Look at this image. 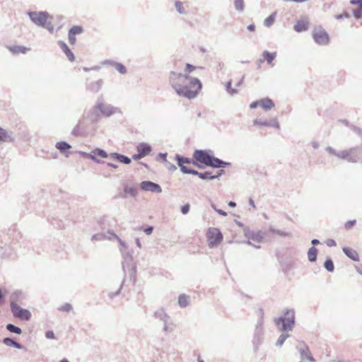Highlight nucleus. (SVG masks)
Here are the masks:
<instances>
[{
    "mask_svg": "<svg viewBox=\"0 0 362 362\" xmlns=\"http://www.w3.org/2000/svg\"><path fill=\"white\" fill-rule=\"evenodd\" d=\"M137 152H139L144 157L150 154L152 151V147L147 143H139L136 146Z\"/></svg>",
    "mask_w": 362,
    "mask_h": 362,
    "instance_id": "obj_22",
    "label": "nucleus"
},
{
    "mask_svg": "<svg viewBox=\"0 0 362 362\" xmlns=\"http://www.w3.org/2000/svg\"><path fill=\"white\" fill-rule=\"evenodd\" d=\"M2 341L7 346L14 347L17 349H25V348L22 344L17 342L11 337L4 338Z\"/></svg>",
    "mask_w": 362,
    "mask_h": 362,
    "instance_id": "obj_26",
    "label": "nucleus"
},
{
    "mask_svg": "<svg viewBox=\"0 0 362 362\" xmlns=\"http://www.w3.org/2000/svg\"><path fill=\"white\" fill-rule=\"evenodd\" d=\"M298 349L303 360L307 359L310 362H314L315 361L311 355L308 346L304 342H303L302 346H298Z\"/></svg>",
    "mask_w": 362,
    "mask_h": 362,
    "instance_id": "obj_20",
    "label": "nucleus"
},
{
    "mask_svg": "<svg viewBox=\"0 0 362 362\" xmlns=\"http://www.w3.org/2000/svg\"><path fill=\"white\" fill-rule=\"evenodd\" d=\"M356 220H351V221H347L344 226L346 230L350 229L352 226H354L356 224Z\"/></svg>",
    "mask_w": 362,
    "mask_h": 362,
    "instance_id": "obj_58",
    "label": "nucleus"
},
{
    "mask_svg": "<svg viewBox=\"0 0 362 362\" xmlns=\"http://www.w3.org/2000/svg\"><path fill=\"white\" fill-rule=\"evenodd\" d=\"M97 157H100L101 158H110V154H108L104 149L96 148L93 149L92 151L87 154V158L92 160L96 163L98 164H105V161L100 160Z\"/></svg>",
    "mask_w": 362,
    "mask_h": 362,
    "instance_id": "obj_11",
    "label": "nucleus"
},
{
    "mask_svg": "<svg viewBox=\"0 0 362 362\" xmlns=\"http://www.w3.org/2000/svg\"><path fill=\"white\" fill-rule=\"evenodd\" d=\"M324 267L329 272H333L334 270V264L330 257H327L324 262Z\"/></svg>",
    "mask_w": 362,
    "mask_h": 362,
    "instance_id": "obj_43",
    "label": "nucleus"
},
{
    "mask_svg": "<svg viewBox=\"0 0 362 362\" xmlns=\"http://www.w3.org/2000/svg\"><path fill=\"white\" fill-rule=\"evenodd\" d=\"M22 296L23 292L21 291H13L10 296L11 303H16L22 298Z\"/></svg>",
    "mask_w": 362,
    "mask_h": 362,
    "instance_id": "obj_42",
    "label": "nucleus"
},
{
    "mask_svg": "<svg viewBox=\"0 0 362 362\" xmlns=\"http://www.w3.org/2000/svg\"><path fill=\"white\" fill-rule=\"evenodd\" d=\"M8 49L13 53V54H18V53H23L25 54L27 52V51L29 49L28 48L24 47V46H20V45H15L8 47Z\"/></svg>",
    "mask_w": 362,
    "mask_h": 362,
    "instance_id": "obj_38",
    "label": "nucleus"
},
{
    "mask_svg": "<svg viewBox=\"0 0 362 362\" xmlns=\"http://www.w3.org/2000/svg\"><path fill=\"white\" fill-rule=\"evenodd\" d=\"M175 159L177 161V165L180 167V170L182 173L192 174L199 177L200 172L185 165V164H189L191 163V158L182 156L179 154H176L175 156Z\"/></svg>",
    "mask_w": 362,
    "mask_h": 362,
    "instance_id": "obj_7",
    "label": "nucleus"
},
{
    "mask_svg": "<svg viewBox=\"0 0 362 362\" xmlns=\"http://www.w3.org/2000/svg\"><path fill=\"white\" fill-rule=\"evenodd\" d=\"M326 151L339 159L345 160L350 163L362 162L361 146L350 148L343 151H337L331 146H327Z\"/></svg>",
    "mask_w": 362,
    "mask_h": 362,
    "instance_id": "obj_3",
    "label": "nucleus"
},
{
    "mask_svg": "<svg viewBox=\"0 0 362 362\" xmlns=\"http://www.w3.org/2000/svg\"><path fill=\"white\" fill-rule=\"evenodd\" d=\"M83 28L82 26L74 25L70 28V30H69V33L71 35H76L81 34L83 33Z\"/></svg>",
    "mask_w": 362,
    "mask_h": 362,
    "instance_id": "obj_46",
    "label": "nucleus"
},
{
    "mask_svg": "<svg viewBox=\"0 0 362 362\" xmlns=\"http://www.w3.org/2000/svg\"><path fill=\"white\" fill-rule=\"evenodd\" d=\"M318 253V250L313 246L309 248L308 251V259L310 262H315L317 260V256Z\"/></svg>",
    "mask_w": 362,
    "mask_h": 362,
    "instance_id": "obj_36",
    "label": "nucleus"
},
{
    "mask_svg": "<svg viewBox=\"0 0 362 362\" xmlns=\"http://www.w3.org/2000/svg\"><path fill=\"white\" fill-rule=\"evenodd\" d=\"M276 56V52H269V51H264L262 52V59H259V62L266 61L269 64H271Z\"/></svg>",
    "mask_w": 362,
    "mask_h": 362,
    "instance_id": "obj_33",
    "label": "nucleus"
},
{
    "mask_svg": "<svg viewBox=\"0 0 362 362\" xmlns=\"http://www.w3.org/2000/svg\"><path fill=\"white\" fill-rule=\"evenodd\" d=\"M190 205L189 204H186L181 206V212L182 214H187L189 211Z\"/></svg>",
    "mask_w": 362,
    "mask_h": 362,
    "instance_id": "obj_57",
    "label": "nucleus"
},
{
    "mask_svg": "<svg viewBox=\"0 0 362 362\" xmlns=\"http://www.w3.org/2000/svg\"><path fill=\"white\" fill-rule=\"evenodd\" d=\"M335 18L337 20H341L343 18H349V14L347 12H344L343 13L337 15L335 16Z\"/></svg>",
    "mask_w": 362,
    "mask_h": 362,
    "instance_id": "obj_59",
    "label": "nucleus"
},
{
    "mask_svg": "<svg viewBox=\"0 0 362 362\" xmlns=\"http://www.w3.org/2000/svg\"><path fill=\"white\" fill-rule=\"evenodd\" d=\"M269 231L272 233H275V234H276V235H278L279 236H281V237H288V236L291 235L290 233H288V232H286V231H284V230H281L276 229V228H274L272 226L269 227Z\"/></svg>",
    "mask_w": 362,
    "mask_h": 362,
    "instance_id": "obj_44",
    "label": "nucleus"
},
{
    "mask_svg": "<svg viewBox=\"0 0 362 362\" xmlns=\"http://www.w3.org/2000/svg\"><path fill=\"white\" fill-rule=\"evenodd\" d=\"M175 7L176 11L180 14H187V11L185 9V8L184 7L183 3L182 1H176L175 2Z\"/></svg>",
    "mask_w": 362,
    "mask_h": 362,
    "instance_id": "obj_45",
    "label": "nucleus"
},
{
    "mask_svg": "<svg viewBox=\"0 0 362 362\" xmlns=\"http://www.w3.org/2000/svg\"><path fill=\"white\" fill-rule=\"evenodd\" d=\"M114 68L122 74H125L127 73L126 67L121 63L117 62L115 64Z\"/></svg>",
    "mask_w": 362,
    "mask_h": 362,
    "instance_id": "obj_52",
    "label": "nucleus"
},
{
    "mask_svg": "<svg viewBox=\"0 0 362 362\" xmlns=\"http://www.w3.org/2000/svg\"><path fill=\"white\" fill-rule=\"evenodd\" d=\"M350 4L358 6L357 8H362V0H351Z\"/></svg>",
    "mask_w": 362,
    "mask_h": 362,
    "instance_id": "obj_61",
    "label": "nucleus"
},
{
    "mask_svg": "<svg viewBox=\"0 0 362 362\" xmlns=\"http://www.w3.org/2000/svg\"><path fill=\"white\" fill-rule=\"evenodd\" d=\"M276 12H274L272 13L271 15H269L264 21V25L267 27V28H269L271 27L274 21H275V19H276Z\"/></svg>",
    "mask_w": 362,
    "mask_h": 362,
    "instance_id": "obj_39",
    "label": "nucleus"
},
{
    "mask_svg": "<svg viewBox=\"0 0 362 362\" xmlns=\"http://www.w3.org/2000/svg\"><path fill=\"white\" fill-rule=\"evenodd\" d=\"M45 337L47 338V339H55V334L54 333L53 331L52 330H48L45 332Z\"/></svg>",
    "mask_w": 362,
    "mask_h": 362,
    "instance_id": "obj_60",
    "label": "nucleus"
},
{
    "mask_svg": "<svg viewBox=\"0 0 362 362\" xmlns=\"http://www.w3.org/2000/svg\"><path fill=\"white\" fill-rule=\"evenodd\" d=\"M245 236L248 238V240H252L256 243H261L264 239V233L262 230H251L250 229L245 230Z\"/></svg>",
    "mask_w": 362,
    "mask_h": 362,
    "instance_id": "obj_15",
    "label": "nucleus"
},
{
    "mask_svg": "<svg viewBox=\"0 0 362 362\" xmlns=\"http://www.w3.org/2000/svg\"><path fill=\"white\" fill-rule=\"evenodd\" d=\"M293 29L297 33H301L308 29V22L304 20H299L293 26Z\"/></svg>",
    "mask_w": 362,
    "mask_h": 362,
    "instance_id": "obj_31",
    "label": "nucleus"
},
{
    "mask_svg": "<svg viewBox=\"0 0 362 362\" xmlns=\"http://www.w3.org/2000/svg\"><path fill=\"white\" fill-rule=\"evenodd\" d=\"M98 122H94L90 117V110L84 111L78 123L71 131V135L78 137L87 133L90 125L96 124Z\"/></svg>",
    "mask_w": 362,
    "mask_h": 362,
    "instance_id": "obj_5",
    "label": "nucleus"
},
{
    "mask_svg": "<svg viewBox=\"0 0 362 362\" xmlns=\"http://www.w3.org/2000/svg\"><path fill=\"white\" fill-rule=\"evenodd\" d=\"M196 67L191 64H186V66H185V71L187 72V74L192 73L194 70H195Z\"/></svg>",
    "mask_w": 362,
    "mask_h": 362,
    "instance_id": "obj_56",
    "label": "nucleus"
},
{
    "mask_svg": "<svg viewBox=\"0 0 362 362\" xmlns=\"http://www.w3.org/2000/svg\"><path fill=\"white\" fill-rule=\"evenodd\" d=\"M225 86H226V90L227 93L230 95L233 96V95H235L238 94V90L235 88H233L232 87V81L231 80L226 82Z\"/></svg>",
    "mask_w": 362,
    "mask_h": 362,
    "instance_id": "obj_41",
    "label": "nucleus"
},
{
    "mask_svg": "<svg viewBox=\"0 0 362 362\" xmlns=\"http://www.w3.org/2000/svg\"><path fill=\"white\" fill-rule=\"evenodd\" d=\"M110 158L126 165H129L132 162L131 158L128 156L116 152L110 153Z\"/></svg>",
    "mask_w": 362,
    "mask_h": 362,
    "instance_id": "obj_21",
    "label": "nucleus"
},
{
    "mask_svg": "<svg viewBox=\"0 0 362 362\" xmlns=\"http://www.w3.org/2000/svg\"><path fill=\"white\" fill-rule=\"evenodd\" d=\"M139 230H143L146 235H151L153 231V227L148 226L146 228L140 227Z\"/></svg>",
    "mask_w": 362,
    "mask_h": 362,
    "instance_id": "obj_55",
    "label": "nucleus"
},
{
    "mask_svg": "<svg viewBox=\"0 0 362 362\" xmlns=\"http://www.w3.org/2000/svg\"><path fill=\"white\" fill-rule=\"evenodd\" d=\"M279 317H283L285 320H289L290 322L288 323V325H289V324H295L296 323L295 311L293 309H288V308L285 309L284 311V315L280 316Z\"/></svg>",
    "mask_w": 362,
    "mask_h": 362,
    "instance_id": "obj_29",
    "label": "nucleus"
},
{
    "mask_svg": "<svg viewBox=\"0 0 362 362\" xmlns=\"http://www.w3.org/2000/svg\"><path fill=\"white\" fill-rule=\"evenodd\" d=\"M58 45L62 49V50L64 52V54L66 55L67 58L70 62H74L75 60V56L74 53L71 52V50L69 49L68 45L63 41H59Z\"/></svg>",
    "mask_w": 362,
    "mask_h": 362,
    "instance_id": "obj_23",
    "label": "nucleus"
},
{
    "mask_svg": "<svg viewBox=\"0 0 362 362\" xmlns=\"http://www.w3.org/2000/svg\"><path fill=\"white\" fill-rule=\"evenodd\" d=\"M124 194L121 193L119 197L123 199L126 198L125 194H130L132 197H136L138 194V190L136 187H129L128 185L124 186Z\"/></svg>",
    "mask_w": 362,
    "mask_h": 362,
    "instance_id": "obj_27",
    "label": "nucleus"
},
{
    "mask_svg": "<svg viewBox=\"0 0 362 362\" xmlns=\"http://www.w3.org/2000/svg\"><path fill=\"white\" fill-rule=\"evenodd\" d=\"M11 311L13 315L21 320L28 321L31 318L30 312L25 308H21L17 303H10Z\"/></svg>",
    "mask_w": 362,
    "mask_h": 362,
    "instance_id": "obj_8",
    "label": "nucleus"
},
{
    "mask_svg": "<svg viewBox=\"0 0 362 362\" xmlns=\"http://www.w3.org/2000/svg\"><path fill=\"white\" fill-rule=\"evenodd\" d=\"M6 328L10 332L14 333L16 334H21L23 332L22 329L20 327H18L13 324H11V323L7 324L6 326Z\"/></svg>",
    "mask_w": 362,
    "mask_h": 362,
    "instance_id": "obj_40",
    "label": "nucleus"
},
{
    "mask_svg": "<svg viewBox=\"0 0 362 362\" xmlns=\"http://www.w3.org/2000/svg\"><path fill=\"white\" fill-rule=\"evenodd\" d=\"M153 316L155 318L158 319L163 322H166V320H170V317L165 312L163 308L155 311Z\"/></svg>",
    "mask_w": 362,
    "mask_h": 362,
    "instance_id": "obj_30",
    "label": "nucleus"
},
{
    "mask_svg": "<svg viewBox=\"0 0 362 362\" xmlns=\"http://www.w3.org/2000/svg\"><path fill=\"white\" fill-rule=\"evenodd\" d=\"M169 83L179 96L189 100L195 98L202 88V83L197 78L173 71L169 74Z\"/></svg>",
    "mask_w": 362,
    "mask_h": 362,
    "instance_id": "obj_1",
    "label": "nucleus"
},
{
    "mask_svg": "<svg viewBox=\"0 0 362 362\" xmlns=\"http://www.w3.org/2000/svg\"><path fill=\"white\" fill-rule=\"evenodd\" d=\"M72 309V305L70 303H64L60 308H59V310L62 312H70Z\"/></svg>",
    "mask_w": 362,
    "mask_h": 362,
    "instance_id": "obj_54",
    "label": "nucleus"
},
{
    "mask_svg": "<svg viewBox=\"0 0 362 362\" xmlns=\"http://www.w3.org/2000/svg\"><path fill=\"white\" fill-rule=\"evenodd\" d=\"M89 110L90 117H91L92 120L94 122H98L101 119L102 116L110 117L116 113L122 114V110L119 107L112 106L105 103L103 96L99 97L95 105Z\"/></svg>",
    "mask_w": 362,
    "mask_h": 362,
    "instance_id": "obj_2",
    "label": "nucleus"
},
{
    "mask_svg": "<svg viewBox=\"0 0 362 362\" xmlns=\"http://www.w3.org/2000/svg\"><path fill=\"white\" fill-rule=\"evenodd\" d=\"M353 15L356 19H361L362 18V8H356V9H354Z\"/></svg>",
    "mask_w": 362,
    "mask_h": 362,
    "instance_id": "obj_53",
    "label": "nucleus"
},
{
    "mask_svg": "<svg viewBox=\"0 0 362 362\" xmlns=\"http://www.w3.org/2000/svg\"><path fill=\"white\" fill-rule=\"evenodd\" d=\"M170 320H166V322H163V330L165 333H170L173 331V327L172 326V323L170 322Z\"/></svg>",
    "mask_w": 362,
    "mask_h": 362,
    "instance_id": "obj_51",
    "label": "nucleus"
},
{
    "mask_svg": "<svg viewBox=\"0 0 362 362\" xmlns=\"http://www.w3.org/2000/svg\"><path fill=\"white\" fill-rule=\"evenodd\" d=\"M259 106L264 110L268 111L274 107V103L269 98H265L259 100Z\"/></svg>",
    "mask_w": 362,
    "mask_h": 362,
    "instance_id": "obj_32",
    "label": "nucleus"
},
{
    "mask_svg": "<svg viewBox=\"0 0 362 362\" xmlns=\"http://www.w3.org/2000/svg\"><path fill=\"white\" fill-rule=\"evenodd\" d=\"M199 177L204 180H215L216 177H213V175L209 171H205L203 173H200Z\"/></svg>",
    "mask_w": 362,
    "mask_h": 362,
    "instance_id": "obj_48",
    "label": "nucleus"
},
{
    "mask_svg": "<svg viewBox=\"0 0 362 362\" xmlns=\"http://www.w3.org/2000/svg\"><path fill=\"white\" fill-rule=\"evenodd\" d=\"M140 187L142 190L146 192H151L154 193L162 192V188L158 184L148 180L142 181L140 183Z\"/></svg>",
    "mask_w": 362,
    "mask_h": 362,
    "instance_id": "obj_12",
    "label": "nucleus"
},
{
    "mask_svg": "<svg viewBox=\"0 0 362 362\" xmlns=\"http://www.w3.org/2000/svg\"><path fill=\"white\" fill-rule=\"evenodd\" d=\"M234 6L238 11L243 12L244 11V0H234Z\"/></svg>",
    "mask_w": 362,
    "mask_h": 362,
    "instance_id": "obj_50",
    "label": "nucleus"
},
{
    "mask_svg": "<svg viewBox=\"0 0 362 362\" xmlns=\"http://www.w3.org/2000/svg\"><path fill=\"white\" fill-rule=\"evenodd\" d=\"M313 38L316 44L321 46L327 45L330 42L329 34L321 26L316 27L313 29Z\"/></svg>",
    "mask_w": 362,
    "mask_h": 362,
    "instance_id": "obj_6",
    "label": "nucleus"
},
{
    "mask_svg": "<svg viewBox=\"0 0 362 362\" xmlns=\"http://www.w3.org/2000/svg\"><path fill=\"white\" fill-rule=\"evenodd\" d=\"M14 137L13 136L12 132L8 134V132L0 127V141L4 142H13L14 141Z\"/></svg>",
    "mask_w": 362,
    "mask_h": 362,
    "instance_id": "obj_28",
    "label": "nucleus"
},
{
    "mask_svg": "<svg viewBox=\"0 0 362 362\" xmlns=\"http://www.w3.org/2000/svg\"><path fill=\"white\" fill-rule=\"evenodd\" d=\"M116 63H117V62L108 60V59L101 62L102 65H110L113 67L115 66V64H116Z\"/></svg>",
    "mask_w": 362,
    "mask_h": 362,
    "instance_id": "obj_62",
    "label": "nucleus"
},
{
    "mask_svg": "<svg viewBox=\"0 0 362 362\" xmlns=\"http://www.w3.org/2000/svg\"><path fill=\"white\" fill-rule=\"evenodd\" d=\"M353 130L354 132L357 134L358 135H359L361 137V139H362V129L358 127H353Z\"/></svg>",
    "mask_w": 362,
    "mask_h": 362,
    "instance_id": "obj_64",
    "label": "nucleus"
},
{
    "mask_svg": "<svg viewBox=\"0 0 362 362\" xmlns=\"http://www.w3.org/2000/svg\"><path fill=\"white\" fill-rule=\"evenodd\" d=\"M253 124L262 127H271L278 129H280L279 123L276 118L272 119L270 120L255 119L253 120Z\"/></svg>",
    "mask_w": 362,
    "mask_h": 362,
    "instance_id": "obj_18",
    "label": "nucleus"
},
{
    "mask_svg": "<svg viewBox=\"0 0 362 362\" xmlns=\"http://www.w3.org/2000/svg\"><path fill=\"white\" fill-rule=\"evenodd\" d=\"M123 258L122 269L125 272L126 268L129 270L134 269L133 257L128 250L120 252Z\"/></svg>",
    "mask_w": 362,
    "mask_h": 362,
    "instance_id": "obj_13",
    "label": "nucleus"
},
{
    "mask_svg": "<svg viewBox=\"0 0 362 362\" xmlns=\"http://www.w3.org/2000/svg\"><path fill=\"white\" fill-rule=\"evenodd\" d=\"M289 322V320H285L283 317H277L274 320L275 325L283 332L291 331L293 329L295 324H289V325H288Z\"/></svg>",
    "mask_w": 362,
    "mask_h": 362,
    "instance_id": "obj_17",
    "label": "nucleus"
},
{
    "mask_svg": "<svg viewBox=\"0 0 362 362\" xmlns=\"http://www.w3.org/2000/svg\"><path fill=\"white\" fill-rule=\"evenodd\" d=\"M56 148L66 157H69L70 152L67 151L71 148V146L66 141H59L56 144Z\"/></svg>",
    "mask_w": 362,
    "mask_h": 362,
    "instance_id": "obj_25",
    "label": "nucleus"
},
{
    "mask_svg": "<svg viewBox=\"0 0 362 362\" xmlns=\"http://www.w3.org/2000/svg\"><path fill=\"white\" fill-rule=\"evenodd\" d=\"M231 165L229 162H226L218 158L215 157L212 155L210 162L208 165L209 167L214 168H222L230 166Z\"/></svg>",
    "mask_w": 362,
    "mask_h": 362,
    "instance_id": "obj_19",
    "label": "nucleus"
},
{
    "mask_svg": "<svg viewBox=\"0 0 362 362\" xmlns=\"http://www.w3.org/2000/svg\"><path fill=\"white\" fill-rule=\"evenodd\" d=\"M264 329H263V320L262 319H258L257 325L254 332L253 336V344L255 346L259 345L261 343L262 337L263 335Z\"/></svg>",
    "mask_w": 362,
    "mask_h": 362,
    "instance_id": "obj_14",
    "label": "nucleus"
},
{
    "mask_svg": "<svg viewBox=\"0 0 362 362\" xmlns=\"http://www.w3.org/2000/svg\"><path fill=\"white\" fill-rule=\"evenodd\" d=\"M105 239L108 240H112V237L107 233V232L105 233H99L97 234H95L92 236L91 240L93 241H101Z\"/></svg>",
    "mask_w": 362,
    "mask_h": 362,
    "instance_id": "obj_37",
    "label": "nucleus"
},
{
    "mask_svg": "<svg viewBox=\"0 0 362 362\" xmlns=\"http://www.w3.org/2000/svg\"><path fill=\"white\" fill-rule=\"evenodd\" d=\"M190 297L186 294H180L178 297V305L180 308H186L189 305Z\"/></svg>",
    "mask_w": 362,
    "mask_h": 362,
    "instance_id": "obj_35",
    "label": "nucleus"
},
{
    "mask_svg": "<svg viewBox=\"0 0 362 362\" xmlns=\"http://www.w3.org/2000/svg\"><path fill=\"white\" fill-rule=\"evenodd\" d=\"M104 81L103 79H98L95 81H90L88 82V80L86 79V89L90 93H98L103 86Z\"/></svg>",
    "mask_w": 362,
    "mask_h": 362,
    "instance_id": "obj_16",
    "label": "nucleus"
},
{
    "mask_svg": "<svg viewBox=\"0 0 362 362\" xmlns=\"http://www.w3.org/2000/svg\"><path fill=\"white\" fill-rule=\"evenodd\" d=\"M212 155L213 152L210 150H195L193 153V158L208 166Z\"/></svg>",
    "mask_w": 362,
    "mask_h": 362,
    "instance_id": "obj_10",
    "label": "nucleus"
},
{
    "mask_svg": "<svg viewBox=\"0 0 362 362\" xmlns=\"http://www.w3.org/2000/svg\"><path fill=\"white\" fill-rule=\"evenodd\" d=\"M76 35H71L69 33H68L69 41L71 45H74L76 43Z\"/></svg>",
    "mask_w": 362,
    "mask_h": 362,
    "instance_id": "obj_63",
    "label": "nucleus"
},
{
    "mask_svg": "<svg viewBox=\"0 0 362 362\" xmlns=\"http://www.w3.org/2000/svg\"><path fill=\"white\" fill-rule=\"evenodd\" d=\"M27 15L35 25L47 29L50 33H54V26L49 21L52 19V16L47 11H28Z\"/></svg>",
    "mask_w": 362,
    "mask_h": 362,
    "instance_id": "obj_4",
    "label": "nucleus"
},
{
    "mask_svg": "<svg viewBox=\"0 0 362 362\" xmlns=\"http://www.w3.org/2000/svg\"><path fill=\"white\" fill-rule=\"evenodd\" d=\"M343 252L351 259L355 262H358L360 260L358 253L354 249L344 247L342 248Z\"/></svg>",
    "mask_w": 362,
    "mask_h": 362,
    "instance_id": "obj_24",
    "label": "nucleus"
},
{
    "mask_svg": "<svg viewBox=\"0 0 362 362\" xmlns=\"http://www.w3.org/2000/svg\"><path fill=\"white\" fill-rule=\"evenodd\" d=\"M290 335L287 333H282L278 338L277 341H276V346H281L286 339L288 338Z\"/></svg>",
    "mask_w": 362,
    "mask_h": 362,
    "instance_id": "obj_47",
    "label": "nucleus"
},
{
    "mask_svg": "<svg viewBox=\"0 0 362 362\" xmlns=\"http://www.w3.org/2000/svg\"><path fill=\"white\" fill-rule=\"evenodd\" d=\"M209 246L214 247L223 240V235L221 230L216 228H209L206 233Z\"/></svg>",
    "mask_w": 362,
    "mask_h": 362,
    "instance_id": "obj_9",
    "label": "nucleus"
},
{
    "mask_svg": "<svg viewBox=\"0 0 362 362\" xmlns=\"http://www.w3.org/2000/svg\"><path fill=\"white\" fill-rule=\"evenodd\" d=\"M124 282V280L122 281V282L121 283L118 289L116 291H115V292L110 291L107 293V296L110 299H113L115 297L117 296L120 293L121 290L123 288Z\"/></svg>",
    "mask_w": 362,
    "mask_h": 362,
    "instance_id": "obj_49",
    "label": "nucleus"
},
{
    "mask_svg": "<svg viewBox=\"0 0 362 362\" xmlns=\"http://www.w3.org/2000/svg\"><path fill=\"white\" fill-rule=\"evenodd\" d=\"M107 233L112 237V239H116L118 241L120 252L128 250V247L125 242L120 239L112 230H109Z\"/></svg>",
    "mask_w": 362,
    "mask_h": 362,
    "instance_id": "obj_34",
    "label": "nucleus"
}]
</instances>
